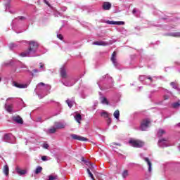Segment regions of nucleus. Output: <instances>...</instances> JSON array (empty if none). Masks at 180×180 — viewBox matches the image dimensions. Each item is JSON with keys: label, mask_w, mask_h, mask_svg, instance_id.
<instances>
[{"label": "nucleus", "mask_w": 180, "mask_h": 180, "mask_svg": "<svg viewBox=\"0 0 180 180\" xmlns=\"http://www.w3.org/2000/svg\"><path fill=\"white\" fill-rule=\"evenodd\" d=\"M41 160L42 161H47V156H42Z\"/></svg>", "instance_id": "nucleus-47"}, {"label": "nucleus", "mask_w": 180, "mask_h": 180, "mask_svg": "<svg viewBox=\"0 0 180 180\" xmlns=\"http://www.w3.org/2000/svg\"><path fill=\"white\" fill-rule=\"evenodd\" d=\"M21 43H25L28 44V48L20 53L19 56L20 57H37L40 55H37V51L39 50V43L36 41H22Z\"/></svg>", "instance_id": "nucleus-1"}, {"label": "nucleus", "mask_w": 180, "mask_h": 180, "mask_svg": "<svg viewBox=\"0 0 180 180\" xmlns=\"http://www.w3.org/2000/svg\"><path fill=\"white\" fill-rule=\"evenodd\" d=\"M158 144L159 147H161L162 148H164V147H168L169 146L168 145V141L164 139L159 140Z\"/></svg>", "instance_id": "nucleus-11"}, {"label": "nucleus", "mask_w": 180, "mask_h": 180, "mask_svg": "<svg viewBox=\"0 0 180 180\" xmlns=\"http://www.w3.org/2000/svg\"><path fill=\"white\" fill-rule=\"evenodd\" d=\"M55 179H57V177H56V176L50 175V176H49V179H48V180H55Z\"/></svg>", "instance_id": "nucleus-40"}, {"label": "nucleus", "mask_w": 180, "mask_h": 180, "mask_svg": "<svg viewBox=\"0 0 180 180\" xmlns=\"http://www.w3.org/2000/svg\"><path fill=\"white\" fill-rule=\"evenodd\" d=\"M112 146H115V145L119 146V144H117V143H112Z\"/></svg>", "instance_id": "nucleus-53"}, {"label": "nucleus", "mask_w": 180, "mask_h": 180, "mask_svg": "<svg viewBox=\"0 0 180 180\" xmlns=\"http://www.w3.org/2000/svg\"><path fill=\"white\" fill-rule=\"evenodd\" d=\"M170 85L174 88V89H177V91H179V89H178V86H176V84L175 82H171Z\"/></svg>", "instance_id": "nucleus-36"}, {"label": "nucleus", "mask_w": 180, "mask_h": 180, "mask_svg": "<svg viewBox=\"0 0 180 180\" xmlns=\"http://www.w3.org/2000/svg\"><path fill=\"white\" fill-rule=\"evenodd\" d=\"M165 134V131L164 129H159L158 131V137H162V135Z\"/></svg>", "instance_id": "nucleus-29"}, {"label": "nucleus", "mask_w": 180, "mask_h": 180, "mask_svg": "<svg viewBox=\"0 0 180 180\" xmlns=\"http://www.w3.org/2000/svg\"><path fill=\"white\" fill-rule=\"evenodd\" d=\"M89 176H90V178H91L92 180H95V178L94 177V174H92V172L89 173Z\"/></svg>", "instance_id": "nucleus-46"}, {"label": "nucleus", "mask_w": 180, "mask_h": 180, "mask_svg": "<svg viewBox=\"0 0 180 180\" xmlns=\"http://www.w3.org/2000/svg\"><path fill=\"white\" fill-rule=\"evenodd\" d=\"M13 122H15V123H18V124H23V120L19 115L13 117Z\"/></svg>", "instance_id": "nucleus-15"}, {"label": "nucleus", "mask_w": 180, "mask_h": 180, "mask_svg": "<svg viewBox=\"0 0 180 180\" xmlns=\"http://www.w3.org/2000/svg\"><path fill=\"white\" fill-rule=\"evenodd\" d=\"M39 70L41 72L46 71V65L43 63H39Z\"/></svg>", "instance_id": "nucleus-25"}, {"label": "nucleus", "mask_w": 180, "mask_h": 180, "mask_svg": "<svg viewBox=\"0 0 180 180\" xmlns=\"http://www.w3.org/2000/svg\"><path fill=\"white\" fill-rule=\"evenodd\" d=\"M172 108H174V109H176V108H179L180 106V101H179L178 102L176 103H173L172 104Z\"/></svg>", "instance_id": "nucleus-34"}, {"label": "nucleus", "mask_w": 180, "mask_h": 180, "mask_svg": "<svg viewBox=\"0 0 180 180\" xmlns=\"http://www.w3.org/2000/svg\"><path fill=\"white\" fill-rule=\"evenodd\" d=\"M61 82L65 86H72L77 82V80L72 77H68L62 79Z\"/></svg>", "instance_id": "nucleus-6"}, {"label": "nucleus", "mask_w": 180, "mask_h": 180, "mask_svg": "<svg viewBox=\"0 0 180 180\" xmlns=\"http://www.w3.org/2000/svg\"><path fill=\"white\" fill-rule=\"evenodd\" d=\"M22 68H26V67L25 66H22Z\"/></svg>", "instance_id": "nucleus-55"}, {"label": "nucleus", "mask_w": 180, "mask_h": 180, "mask_svg": "<svg viewBox=\"0 0 180 180\" xmlns=\"http://www.w3.org/2000/svg\"><path fill=\"white\" fill-rule=\"evenodd\" d=\"M102 8L103 11H110V9L112 8V4L105 1L103 3Z\"/></svg>", "instance_id": "nucleus-14"}, {"label": "nucleus", "mask_w": 180, "mask_h": 180, "mask_svg": "<svg viewBox=\"0 0 180 180\" xmlns=\"http://www.w3.org/2000/svg\"><path fill=\"white\" fill-rule=\"evenodd\" d=\"M11 137H12V134H6L4 136V140H6V141H8V140H11Z\"/></svg>", "instance_id": "nucleus-32"}, {"label": "nucleus", "mask_w": 180, "mask_h": 180, "mask_svg": "<svg viewBox=\"0 0 180 180\" xmlns=\"http://www.w3.org/2000/svg\"><path fill=\"white\" fill-rule=\"evenodd\" d=\"M87 174H91V169H87Z\"/></svg>", "instance_id": "nucleus-51"}, {"label": "nucleus", "mask_w": 180, "mask_h": 180, "mask_svg": "<svg viewBox=\"0 0 180 180\" xmlns=\"http://www.w3.org/2000/svg\"><path fill=\"white\" fill-rule=\"evenodd\" d=\"M127 176H129V171L124 170L122 172V178H127Z\"/></svg>", "instance_id": "nucleus-35"}, {"label": "nucleus", "mask_w": 180, "mask_h": 180, "mask_svg": "<svg viewBox=\"0 0 180 180\" xmlns=\"http://www.w3.org/2000/svg\"><path fill=\"white\" fill-rule=\"evenodd\" d=\"M11 99H12V98H7V101H11Z\"/></svg>", "instance_id": "nucleus-54"}, {"label": "nucleus", "mask_w": 180, "mask_h": 180, "mask_svg": "<svg viewBox=\"0 0 180 180\" xmlns=\"http://www.w3.org/2000/svg\"><path fill=\"white\" fill-rule=\"evenodd\" d=\"M144 161L147 163L148 166V172L151 174L153 171V165L151 164V162L150 161V159L148 158H143Z\"/></svg>", "instance_id": "nucleus-13"}, {"label": "nucleus", "mask_w": 180, "mask_h": 180, "mask_svg": "<svg viewBox=\"0 0 180 180\" xmlns=\"http://www.w3.org/2000/svg\"><path fill=\"white\" fill-rule=\"evenodd\" d=\"M66 103L68 105L69 108H72V101H70V100H67L66 101Z\"/></svg>", "instance_id": "nucleus-37"}, {"label": "nucleus", "mask_w": 180, "mask_h": 180, "mask_svg": "<svg viewBox=\"0 0 180 180\" xmlns=\"http://www.w3.org/2000/svg\"><path fill=\"white\" fill-rule=\"evenodd\" d=\"M95 46H108V42L103 41H95L93 43Z\"/></svg>", "instance_id": "nucleus-23"}, {"label": "nucleus", "mask_w": 180, "mask_h": 180, "mask_svg": "<svg viewBox=\"0 0 180 180\" xmlns=\"http://www.w3.org/2000/svg\"><path fill=\"white\" fill-rule=\"evenodd\" d=\"M97 84L101 91L109 89V88L113 86V79L109 75H106L103 76Z\"/></svg>", "instance_id": "nucleus-3"}, {"label": "nucleus", "mask_w": 180, "mask_h": 180, "mask_svg": "<svg viewBox=\"0 0 180 180\" xmlns=\"http://www.w3.org/2000/svg\"><path fill=\"white\" fill-rule=\"evenodd\" d=\"M56 131H57V128H56L55 125H53L51 129L46 131V133L48 134H53V133H56Z\"/></svg>", "instance_id": "nucleus-21"}, {"label": "nucleus", "mask_w": 180, "mask_h": 180, "mask_svg": "<svg viewBox=\"0 0 180 180\" xmlns=\"http://www.w3.org/2000/svg\"><path fill=\"white\" fill-rule=\"evenodd\" d=\"M70 137L72 139V140H78L79 141H88V139L74 134H71Z\"/></svg>", "instance_id": "nucleus-9"}, {"label": "nucleus", "mask_w": 180, "mask_h": 180, "mask_svg": "<svg viewBox=\"0 0 180 180\" xmlns=\"http://www.w3.org/2000/svg\"><path fill=\"white\" fill-rule=\"evenodd\" d=\"M6 9H9L11 8V4L9 3H7L5 4Z\"/></svg>", "instance_id": "nucleus-44"}, {"label": "nucleus", "mask_w": 180, "mask_h": 180, "mask_svg": "<svg viewBox=\"0 0 180 180\" xmlns=\"http://www.w3.org/2000/svg\"><path fill=\"white\" fill-rule=\"evenodd\" d=\"M41 147H43L45 150H48L49 147H50V146H49V144H47V143H44L41 145Z\"/></svg>", "instance_id": "nucleus-38"}, {"label": "nucleus", "mask_w": 180, "mask_h": 180, "mask_svg": "<svg viewBox=\"0 0 180 180\" xmlns=\"http://www.w3.org/2000/svg\"><path fill=\"white\" fill-rule=\"evenodd\" d=\"M41 171H43V167H40V166H38L37 167V169H35L34 172L37 175L38 174H40V172H41Z\"/></svg>", "instance_id": "nucleus-30"}, {"label": "nucleus", "mask_w": 180, "mask_h": 180, "mask_svg": "<svg viewBox=\"0 0 180 180\" xmlns=\"http://www.w3.org/2000/svg\"><path fill=\"white\" fill-rule=\"evenodd\" d=\"M106 23L108 25H117L119 26H120L122 25H124V21H110V20H107Z\"/></svg>", "instance_id": "nucleus-17"}, {"label": "nucleus", "mask_w": 180, "mask_h": 180, "mask_svg": "<svg viewBox=\"0 0 180 180\" xmlns=\"http://www.w3.org/2000/svg\"><path fill=\"white\" fill-rule=\"evenodd\" d=\"M101 116H102V117L108 119V117H109V114L105 111H103L101 112Z\"/></svg>", "instance_id": "nucleus-31"}, {"label": "nucleus", "mask_w": 180, "mask_h": 180, "mask_svg": "<svg viewBox=\"0 0 180 180\" xmlns=\"http://www.w3.org/2000/svg\"><path fill=\"white\" fill-rule=\"evenodd\" d=\"M3 172L6 175V176H8L9 175V167L8 165H4L3 168Z\"/></svg>", "instance_id": "nucleus-22"}, {"label": "nucleus", "mask_w": 180, "mask_h": 180, "mask_svg": "<svg viewBox=\"0 0 180 180\" xmlns=\"http://www.w3.org/2000/svg\"><path fill=\"white\" fill-rule=\"evenodd\" d=\"M95 105H98V103H96Z\"/></svg>", "instance_id": "nucleus-56"}, {"label": "nucleus", "mask_w": 180, "mask_h": 180, "mask_svg": "<svg viewBox=\"0 0 180 180\" xmlns=\"http://www.w3.org/2000/svg\"><path fill=\"white\" fill-rule=\"evenodd\" d=\"M157 77H151V76H146V75H141L139 77V81L142 82L143 84H146V85L148 84H151V82H155L157 79Z\"/></svg>", "instance_id": "nucleus-4"}, {"label": "nucleus", "mask_w": 180, "mask_h": 180, "mask_svg": "<svg viewBox=\"0 0 180 180\" xmlns=\"http://www.w3.org/2000/svg\"><path fill=\"white\" fill-rule=\"evenodd\" d=\"M137 12V10L136 8H134L132 11L133 14L134 15Z\"/></svg>", "instance_id": "nucleus-50"}, {"label": "nucleus", "mask_w": 180, "mask_h": 180, "mask_svg": "<svg viewBox=\"0 0 180 180\" xmlns=\"http://www.w3.org/2000/svg\"><path fill=\"white\" fill-rule=\"evenodd\" d=\"M32 72H34V74H36L37 72H41V71H40V70L39 69H34L33 70H32Z\"/></svg>", "instance_id": "nucleus-43"}, {"label": "nucleus", "mask_w": 180, "mask_h": 180, "mask_svg": "<svg viewBox=\"0 0 180 180\" xmlns=\"http://www.w3.org/2000/svg\"><path fill=\"white\" fill-rule=\"evenodd\" d=\"M5 109L8 113H12V110H13V107L12 105H8L7 103L5 104Z\"/></svg>", "instance_id": "nucleus-20"}, {"label": "nucleus", "mask_w": 180, "mask_h": 180, "mask_svg": "<svg viewBox=\"0 0 180 180\" xmlns=\"http://www.w3.org/2000/svg\"><path fill=\"white\" fill-rule=\"evenodd\" d=\"M169 96H168L167 95H165V96H164V99H165V101H167V99H169Z\"/></svg>", "instance_id": "nucleus-48"}, {"label": "nucleus", "mask_w": 180, "mask_h": 180, "mask_svg": "<svg viewBox=\"0 0 180 180\" xmlns=\"http://www.w3.org/2000/svg\"><path fill=\"white\" fill-rule=\"evenodd\" d=\"M110 123H112V119H110V117L107 118V124L109 126L110 124Z\"/></svg>", "instance_id": "nucleus-41"}, {"label": "nucleus", "mask_w": 180, "mask_h": 180, "mask_svg": "<svg viewBox=\"0 0 180 180\" xmlns=\"http://www.w3.org/2000/svg\"><path fill=\"white\" fill-rule=\"evenodd\" d=\"M82 161H83V162H85L86 160L84 159V158H82Z\"/></svg>", "instance_id": "nucleus-52"}, {"label": "nucleus", "mask_w": 180, "mask_h": 180, "mask_svg": "<svg viewBox=\"0 0 180 180\" xmlns=\"http://www.w3.org/2000/svg\"><path fill=\"white\" fill-rule=\"evenodd\" d=\"M29 84L30 83H25V84H19L16 82H13V86H15V88H19L20 89L27 88L29 86Z\"/></svg>", "instance_id": "nucleus-10"}, {"label": "nucleus", "mask_w": 180, "mask_h": 180, "mask_svg": "<svg viewBox=\"0 0 180 180\" xmlns=\"http://www.w3.org/2000/svg\"><path fill=\"white\" fill-rule=\"evenodd\" d=\"M74 117L76 122H77V123H81V120H82V117L81 116V114L76 113L74 115Z\"/></svg>", "instance_id": "nucleus-19"}, {"label": "nucleus", "mask_w": 180, "mask_h": 180, "mask_svg": "<svg viewBox=\"0 0 180 180\" xmlns=\"http://www.w3.org/2000/svg\"><path fill=\"white\" fill-rule=\"evenodd\" d=\"M113 116L117 120H119V117H120V111H119V110H116L113 113Z\"/></svg>", "instance_id": "nucleus-26"}, {"label": "nucleus", "mask_w": 180, "mask_h": 180, "mask_svg": "<svg viewBox=\"0 0 180 180\" xmlns=\"http://www.w3.org/2000/svg\"><path fill=\"white\" fill-rule=\"evenodd\" d=\"M60 74L62 79H66L68 78V74H67V68L65 66L60 68Z\"/></svg>", "instance_id": "nucleus-8"}, {"label": "nucleus", "mask_w": 180, "mask_h": 180, "mask_svg": "<svg viewBox=\"0 0 180 180\" xmlns=\"http://www.w3.org/2000/svg\"><path fill=\"white\" fill-rule=\"evenodd\" d=\"M101 103L103 105H109V101H108V99L105 97H100Z\"/></svg>", "instance_id": "nucleus-24"}, {"label": "nucleus", "mask_w": 180, "mask_h": 180, "mask_svg": "<svg viewBox=\"0 0 180 180\" xmlns=\"http://www.w3.org/2000/svg\"><path fill=\"white\" fill-rule=\"evenodd\" d=\"M54 126L56 127V129H64L65 127V126H67V124H65V122H55Z\"/></svg>", "instance_id": "nucleus-16"}, {"label": "nucleus", "mask_w": 180, "mask_h": 180, "mask_svg": "<svg viewBox=\"0 0 180 180\" xmlns=\"http://www.w3.org/2000/svg\"><path fill=\"white\" fill-rule=\"evenodd\" d=\"M111 61L116 68H117V60L116 59V51H114L111 56Z\"/></svg>", "instance_id": "nucleus-12"}, {"label": "nucleus", "mask_w": 180, "mask_h": 180, "mask_svg": "<svg viewBox=\"0 0 180 180\" xmlns=\"http://www.w3.org/2000/svg\"><path fill=\"white\" fill-rule=\"evenodd\" d=\"M15 171L17 173H18L19 175H25L27 172L26 169H21L19 167H16Z\"/></svg>", "instance_id": "nucleus-18"}, {"label": "nucleus", "mask_w": 180, "mask_h": 180, "mask_svg": "<svg viewBox=\"0 0 180 180\" xmlns=\"http://www.w3.org/2000/svg\"><path fill=\"white\" fill-rule=\"evenodd\" d=\"M129 144L131 147H135L136 148H140L144 146V142L140 141V140H136L134 139H131L129 141Z\"/></svg>", "instance_id": "nucleus-5"}, {"label": "nucleus", "mask_w": 180, "mask_h": 180, "mask_svg": "<svg viewBox=\"0 0 180 180\" xmlns=\"http://www.w3.org/2000/svg\"><path fill=\"white\" fill-rule=\"evenodd\" d=\"M17 46H18V44L16 43L9 44L8 45L10 50H13V49H15V47H17Z\"/></svg>", "instance_id": "nucleus-33"}, {"label": "nucleus", "mask_w": 180, "mask_h": 180, "mask_svg": "<svg viewBox=\"0 0 180 180\" xmlns=\"http://www.w3.org/2000/svg\"><path fill=\"white\" fill-rule=\"evenodd\" d=\"M62 11H63V12H65V11H67V7H63V8H62Z\"/></svg>", "instance_id": "nucleus-49"}, {"label": "nucleus", "mask_w": 180, "mask_h": 180, "mask_svg": "<svg viewBox=\"0 0 180 180\" xmlns=\"http://www.w3.org/2000/svg\"><path fill=\"white\" fill-rule=\"evenodd\" d=\"M18 19H19L20 20H25L26 18L23 17V16H20V17L15 18V20H18Z\"/></svg>", "instance_id": "nucleus-39"}, {"label": "nucleus", "mask_w": 180, "mask_h": 180, "mask_svg": "<svg viewBox=\"0 0 180 180\" xmlns=\"http://www.w3.org/2000/svg\"><path fill=\"white\" fill-rule=\"evenodd\" d=\"M50 89H51V86L41 82L37 85L34 92L38 95L39 99H43L44 96L50 94Z\"/></svg>", "instance_id": "nucleus-2"}, {"label": "nucleus", "mask_w": 180, "mask_h": 180, "mask_svg": "<svg viewBox=\"0 0 180 180\" xmlns=\"http://www.w3.org/2000/svg\"><path fill=\"white\" fill-rule=\"evenodd\" d=\"M57 37L58 39H59L60 40H63V35L61 34H57Z\"/></svg>", "instance_id": "nucleus-42"}, {"label": "nucleus", "mask_w": 180, "mask_h": 180, "mask_svg": "<svg viewBox=\"0 0 180 180\" xmlns=\"http://www.w3.org/2000/svg\"><path fill=\"white\" fill-rule=\"evenodd\" d=\"M150 123H151V121H150V119L143 120L141 122L140 130H141V131H146V130L148 129V126H150Z\"/></svg>", "instance_id": "nucleus-7"}, {"label": "nucleus", "mask_w": 180, "mask_h": 180, "mask_svg": "<svg viewBox=\"0 0 180 180\" xmlns=\"http://www.w3.org/2000/svg\"><path fill=\"white\" fill-rule=\"evenodd\" d=\"M36 122H39L41 123V122H43V120H42L41 117H39L36 119Z\"/></svg>", "instance_id": "nucleus-45"}, {"label": "nucleus", "mask_w": 180, "mask_h": 180, "mask_svg": "<svg viewBox=\"0 0 180 180\" xmlns=\"http://www.w3.org/2000/svg\"><path fill=\"white\" fill-rule=\"evenodd\" d=\"M167 35L172 37H180V32H170Z\"/></svg>", "instance_id": "nucleus-27"}, {"label": "nucleus", "mask_w": 180, "mask_h": 180, "mask_svg": "<svg viewBox=\"0 0 180 180\" xmlns=\"http://www.w3.org/2000/svg\"><path fill=\"white\" fill-rule=\"evenodd\" d=\"M84 162H85L86 165H87L88 167H90V169L91 171H93V169H94V165L92 163H91V162L88 161V160H84Z\"/></svg>", "instance_id": "nucleus-28"}]
</instances>
